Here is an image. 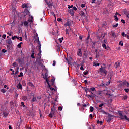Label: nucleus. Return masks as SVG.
<instances>
[{"label": "nucleus", "instance_id": "obj_1", "mask_svg": "<svg viewBox=\"0 0 129 129\" xmlns=\"http://www.w3.org/2000/svg\"><path fill=\"white\" fill-rule=\"evenodd\" d=\"M43 78L45 79L46 82H47V84L48 85L49 88L51 90H55V89L53 88H52V86L50 85V83L49 80H48V72H46L45 74V76L43 77Z\"/></svg>", "mask_w": 129, "mask_h": 129}, {"label": "nucleus", "instance_id": "obj_2", "mask_svg": "<svg viewBox=\"0 0 129 129\" xmlns=\"http://www.w3.org/2000/svg\"><path fill=\"white\" fill-rule=\"evenodd\" d=\"M56 111H57V110H56V109L55 108V106H54L53 107L51 108V111L50 114H49V117H53V115L55 114Z\"/></svg>", "mask_w": 129, "mask_h": 129}, {"label": "nucleus", "instance_id": "obj_3", "mask_svg": "<svg viewBox=\"0 0 129 129\" xmlns=\"http://www.w3.org/2000/svg\"><path fill=\"white\" fill-rule=\"evenodd\" d=\"M28 4H23L22 6V8L24 9V8H25L26 10H25V12H26V14H29L30 16V11H28V8L29 7V6H28Z\"/></svg>", "mask_w": 129, "mask_h": 129}, {"label": "nucleus", "instance_id": "obj_4", "mask_svg": "<svg viewBox=\"0 0 129 129\" xmlns=\"http://www.w3.org/2000/svg\"><path fill=\"white\" fill-rule=\"evenodd\" d=\"M99 70L101 73H104V74H105V75L107 74V71L105 70V68H103L102 67L100 68Z\"/></svg>", "mask_w": 129, "mask_h": 129}, {"label": "nucleus", "instance_id": "obj_5", "mask_svg": "<svg viewBox=\"0 0 129 129\" xmlns=\"http://www.w3.org/2000/svg\"><path fill=\"white\" fill-rule=\"evenodd\" d=\"M99 52H101V50H100L98 51V49H95V53H96V58H99V56L100 55V53H99Z\"/></svg>", "mask_w": 129, "mask_h": 129}, {"label": "nucleus", "instance_id": "obj_6", "mask_svg": "<svg viewBox=\"0 0 129 129\" xmlns=\"http://www.w3.org/2000/svg\"><path fill=\"white\" fill-rule=\"evenodd\" d=\"M121 119H124L126 120H128L129 121V118L127 117V116L126 115H122V116L120 117Z\"/></svg>", "mask_w": 129, "mask_h": 129}, {"label": "nucleus", "instance_id": "obj_7", "mask_svg": "<svg viewBox=\"0 0 129 129\" xmlns=\"http://www.w3.org/2000/svg\"><path fill=\"white\" fill-rule=\"evenodd\" d=\"M45 2H46L49 8L51 7H53V3H51L50 2H48V0H45Z\"/></svg>", "mask_w": 129, "mask_h": 129}, {"label": "nucleus", "instance_id": "obj_8", "mask_svg": "<svg viewBox=\"0 0 129 129\" xmlns=\"http://www.w3.org/2000/svg\"><path fill=\"white\" fill-rule=\"evenodd\" d=\"M69 13H70L71 16H74V11L73 9H70L68 10Z\"/></svg>", "mask_w": 129, "mask_h": 129}, {"label": "nucleus", "instance_id": "obj_9", "mask_svg": "<svg viewBox=\"0 0 129 129\" xmlns=\"http://www.w3.org/2000/svg\"><path fill=\"white\" fill-rule=\"evenodd\" d=\"M77 55L79 57H81V56L82 55V53L81 52V49H78V52H77Z\"/></svg>", "mask_w": 129, "mask_h": 129}, {"label": "nucleus", "instance_id": "obj_10", "mask_svg": "<svg viewBox=\"0 0 129 129\" xmlns=\"http://www.w3.org/2000/svg\"><path fill=\"white\" fill-rule=\"evenodd\" d=\"M33 19H34V18L32 16H31V17H30L28 20V21L29 22V23H32L33 22Z\"/></svg>", "mask_w": 129, "mask_h": 129}, {"label": "nucleus", "instance_id": "obj_11", "mask_svg": "<svg viewBox=\"0 0 129 129\" xmlns=\"http://www.w3.org/2000/svg\"><path fill=\"white\" fill-rule=\"evenodd\" d=\"M17 87L19 89H22V88H23V87L22 86V84H21V83H20L18 84V85L17 86Z\"/></svg>", "mask_w": 129, "mask_h": 129}, {"label": "nucleus", "instance_id": "obj_12", "mask_svg": "<svg viewBox=\"0 0 129 129\" xmlns=\"http://www.w3.org/2000/svg\"><path fill=\"white\" fill-rule=\"evenodd\" d=\"M12 42V39H8L7 40V44H9V45H11Z\"/></svg>", "mask_w": 129, "mask_h": 129}, {"label": "nucleus", "instance_id": "obj_13", "mask_svg": "<svg viewBox=\"0 0 129 129\" xmlns=\"http://www.w3.org/2000/svg\"><path fill=\"white\" fill-rule=\"evenodd\" d=\"M34 39H36V41H39V35H38V34L36 33L35 36H34Z\"/></svg>", "mask_w": 129, "mask_h": 129}, {"label": "nucleus", "instance_id": "obj_14", "mask_svg": "<svg viewBox=\"0 0 129 129\" xmlns=\"http://www.w3.org/2000/svg\"><path fill=\"white\" fill-rule=\"evenodd\" d=\"M115 66H116V68H118V67H120V63L118 62H116Z\"/></svg>", "mask_w": 129, "mask_h": 129}, {"label": "nucleus", "instance_id": "obj_15", "mask_svg": "<svg viewBox=\"0 0 129 129\" xmlns=\"http://www.w3.org/2000/svg\"><path fill=\"white\" fill-rule=\"evenodd\" d=\"M91 90H92V91H96V90L95 89V88H94V87L90 88V90H89V92H91Z\"/></svg>", "mask_w": 129, "mask_h": 129}, {"label": "nucleus", "instance_id": "obj_16", "mask_svg": "<svg viewBox=\"0 0 129 129\" xmlns=\"http://www.w3.org/2000/svg\"><path fill=\"white\" fill-rule=\"evenodd\" d=\"M64 26H65V27L68 26V27H70V26H71L70 22H69V21H68V22L64 24Z\"/></svg>", "mask_w": 129, "mask_h": 129}, {"label": "nucleus", "instance_id": "obj_17", "mask_svg": "<svg viewBox=\"0 0 129 129\" xmlns=\"http://www.w3.org/2000/svg\"><path fill=\"white\" fill-rule=\"evenodd\" d=\"M107 121H108V122H110V121H111V115H109V116H108Z\"/></svg>", "mask_w": 129, "mask_h": 129}, {"label": "nucleus", "instance_id": "obj_18", "mask_svg": "<svg viewBox=\"0 0 129 129\" xmlns=\"http://www.w3.org/2000/svg\"><path fill=\"white\" fill-rule=\"evenodd\" d=\"M97 95H100V96H102V92L101 91H98L97 93Z\"/></svg>", "mask_w": 129, "mask_h": 129}, {"label": "nucleus", "instance_id": "obj_19", "mask_svg": "<svg viewBox=\"0 0 129 129\" xmlns=\"http://www.w3.org/2000/svg\"><path fill=\"white\" fill-rule=\"evenodd\" d=\"M124 13L125 14V15L126 16H127V18H129V12H127V11H124Z\"/></svg>", "mask_w": 129, "mask_h": 129}, {"label": "nucleus", "instance_id": "obj_20", "mask_svg": "<svg viewBox=\"0 0 129 129\" xmlns=\"http://www.w3.org/2000/svg\"><path fill=\"white\" fill-rule=\"evenodd\" d=\"M24 26H25L26 27H28V26L29 25V23L27 21H25L24 22Z\"/></svg>", "mask_w": 129, "mask_h": 129}, {"label": "nucleus", "instance_id": "obj_21", "mask_svg": "<svg viewBox=\"0 0 129 129\" xmlns=\"http://www.w3.org/2000/svg\"><path fill=\"white\" fill-rule=\"evenodd\" d=\"M90 110L91 112H93V110H94V108H93V107H90Z\"/></svg>", "mask_w": 129, "mask_h": 129}, {"label": "nucleus", "instance_id": "obj_22", "mask_svg": "<svg viewBox=\"0 0 129 129\" xmlns=\"http://www.w3.org/2000/svg\"><path fill=\"white\" fill-rule=\"evenodd\" d=\"M97 123L98 124L102 125V123H103V122H102V121L98 120V121H97Z\"/></svg>", "mask_w": 129, "mask_h": 129}, {"label": "nucleus", "instance_id": "obj_23", "mask_svg": "<svg viewBox=\"0 0 129 129\" xmlns=\"http://www.w3.org/2000/svg\"><path fill=\"white\" fill-rule=\"evenodd\" d=\"M17 40H19V41H20V42H22V41H23V38H22V37H18Z\"/></svg>", "mask_w": 129, "mask_h": 129}, {"label": "nucleus", "instance_id": "obj_24", "mask_svg": "<svg viewBox=\"0 0 129 129\" xmlns=\"http://www.w3.org/2000/svg\"><path fill=\"white\" fill-rule=\"evenodd\" d=\"M27 98H28V97H27L26 96H23L22 97V99H23V100H24V101H25L26 99H27Z\"/></svg>", "mask_w": 129, "mask_h": 129}, {"label": "nucleus", "instance_id": "obj_25", "mask_svg": "<svg viewBox=\"0 0 129 129\" xmlns=\"http://www.w3.org/2000/svg\"><path fill=\"white\" fill-rule=\"evenodd\" d=\"M22 44H23V42H20V43H19V44H18V45H17L18 47L19 48H21Z\"/></svg>", "mask_w": 129, "mask_h": 129}, {"label": "nucleus", "instance_id": "obj_26", "mask_svg": "<svg viewBox=\"0 0 129 129\" xmlns=\"http://www.w3.org/2000/svg\"><path fill=\"white\" fill-rule=\"evenodd\" d=\"M36 101H37V98L33 97V99H32V102H35Z\"/></svg>", "mask_w": 129, "mask_h": 129}, {"label": "nucleus", "instance_id": "obj_27", "mask_svg": "<svg viewBox=\"0 0 129 129\" xmlns=\"http://www.w3.org/2000/svg\"><path fill=\"white\" fill-rule=\"evenodd\" d=\"M81 16H83V17H85V13H84L83 11H81Z\"/></svg>", "mask_w": 129, "mask_h": 129}, {"label": "nucleus", "instance_id": "obj_28", "mask_svg": "<svg viewBox=\"0 0 129 129\" xmlns=\"http://www.w3.org/2000/svg\"><path fill=\"white\" fill-rule=\"evenodd\" d=\"M117 27H118V23H116L115 25H112L113 28H117Z\"/></svg>", "mask_w": 129, "mask_h": 129}, {"label": "nucleus", "instance_id": "obj_29", "mask_svg": "<svg viewBox=\"0 0 129 129\" xmlns=\"http://www.w3.org/2000/svg\"><path fill=\"white\" fill-rule=\"evenodd\" d=\"M126 82V81H124V82H122V83H121L120 86H124V85H125Z\"/></svg>", "mask_w": 129, "mask_h": 129}, {"label": "nucleus", "instance_id": "obj_30", "mask_svg": "<svg viewBox=\"0 0 129 129\" xmlns=\"http://www.w3.org/2000/svg\"><path fill=\"white\" fill-rule=\"evenodd\" d=\"M102 47L103 48H104V49H107V47H106V44L103 43L102 44Z\"/></svg>", "mask_w": 129, "mask_h": 129}, {"label": "nucleus", "instance_id": "obj_31", "mask_svg": "<svg viewBox=\"0 0 129 129\" xmlns=\"http://www.w3.org/2000/svg\"><path fill=\"white\" fill-rule=\"evenodd\" d=\"M112 37H114L115 36V33L113 31L111 32Z\"/></svg>", "mask_w": 129, "mask_h": 129}, {"label": "nucleus", "instance_id": "obj_32", "mask_svg": "<svg viewBox=\"0 0 129 129\" xmlns=\"http://www.w3.org/2000/svg\"><path fill=\"white\" fill-rule=\"evenodd\" d=\"M101 112H102V113H103V114H106V115L107 114V112L104 111V110H101Z\"/></svg>", "mask_w": 129, "mask_h": 129}, {"label": "nucleus", "instance_id": "obj_33", "mask_svg": "<svg viewBox=\"0 0 129 129\" xmlns=\"http://www.w3.org/2000/svg\"><path fill=\"white\" fill-rule=\"evenodd\" d=\"M34 55H35V53H34V51H33L32 54H31V57L33 59H35V56H34Z\"/></svg>", "mask_w": 129, "mask_h": 129}, {"label": "nucleus", "instance_id": "obj_34", "mask_svg": "<svg viewBox=\"0 0 129 129\" xmlns=\"http://www.w3.org/2000/svg\"><path fill=\"white\" fill-rule=\"evenodd\" d=\"M118 113H119V116L121 117V116H122V115H123V114H122V112H121V111H119L118 112Z\"/></svg>", "mask_w": 129, "mask_h": 129}, {"label": "nucleus", "instance_id": "obj_35", "mask_svg": "<svg viewBox=\"0 0 129 129\" xmlns=\"http://www.w3.org/2000/svg\"><path fill=\"white\" fill-rule=\"evenodd\" d=\"M114 18H115V21H116V22H117L118 21V18H117V16L116 15H115Z\"/></svg>", "mask_w": 129, "mask_h": 129}, {"label": "nucleus", "instance_id": "obj_36", "mask_svg": "<svg viewBox=\"0 0 129 129\" xmlns=\"http://www.w3.org/2000/svg\"><path fill=\"white\" fill-rule=\"evenodd\" d=\"M24 76V75L23 74V72H21L20 75H18V77H22Z\"/></svg>", "mask_w": 129, "mask_h": 129}, {"label": "nucleus", "instance_id": "obj_37", "mask_svg": "<svg viewBox=\"0 0 129 129\" xmlns=\"http://www.w3.org/2000/svg\"><path fill=\"white\" fill-rule=\"evenodd\" d=\"M93 64H94V66H96V67L99 66V65H100L99 63H96V62H94Z\"/></svg>", "mask_w": 129, "mask_h": 129}, {"label": "nucleus", "instance_id": "obj_38", "mask_svg": "<svg viewBox=\"0 0 129 129\" xmlns=\"http://www.w3.org/2000/svg\"><path fill=\"white\" fill-rule=\"evenodd\" d=\"M102 106H104V103H102L99 105V107H102Z\"/></svg>", "mask_w": 129, "mask_h": 129}, {"label": "nucleus", "instance_id": "obj_39", "mask_svg": "<svg viewBox=\"0 0 129 129\" xmlns=\"http://www.w3.org/2000/svg\"><path fill=\"white\" fill-rule=\"evenodd\" d=\"M36 42H38L39 47L40 49H41V43H40V41H39V40H38V41H36Z\"/></svg>", "mask_w": 129, "mask_h": 129}, {"label": "nucleus", "instance_id": "obj_40", "mask_svg": "<svg viewBox=\"0 0 129 129\" xmlns=\"http://www.w3.org/2000/svg\"><path fill=\"white\" fill-rule=\"evenodd\" d=\"M119 45H120V46H123V42L122 41H120L119 43Z\"/></svg>", "mask_w": 129, "mask_h": 129}, {"label": "nucleus", "instance_id": "obj_41", "mask_svg": "<svg viewBox=\"0 0 129 129\" xmlns=\"http://www.w3.org/2000/svg\"><path fill=\"white\" fill-rule=\"evenodd\" d=\"M6 90L5 89H2V90H1V92H2V93H6Z\"/></svg>", "mask_w": 129, "mask_h": 129}, {"label": "nucleus", "instance_id": "obj_42", "mask_svg": "<svg viewBox=\"0 0 129 129\" xmlns=\"http://www.w3.org/2000/svg\"><path fill=\"white\" fill-rule=\"evenodd\" d=\"M121 35L123 37H126V34H125V33L124 32H122Z\"/></svg>", "mask_w": 129, "mask_h": 129}, {"label": "nucleus", "instance_id": "obj_43", "mask_svg": "<svg viewBox=\"0 0 129 129\" xmlns=\"http://www.w3.org/2000/svg\"><path fill=\"white\" fill-rule=\"evenodd\" d=\"M17 36H12V40H15V39H17Z\"/></svg>", "mask_w": 129, "mask_h": 129}, {"label": "nucleus", "instance_id": "obj_44", "mask_svg": "<svg viewBox=\"0 0 129 129\" xmlns=\"http://www.w3.org/2000/svg\"><path fill=\"white\" fill-rule=\"evenodd\" d=\"M88 74V71H86V72L83 73V74L84 75H87Z\"/></svg>", "mask_w": 129, "mask_h": 129}, {"label": "nucleus", "instance_id": "obj_45", "mask_svg": "<svg viewBox=\"0 0 129 129\" xmlns=\"http://www.w3.org/2000/svg\"><path fill=\"white\" fill-rule=\"evenodd\" d=\"M72 10H73V11H77V8H76V7L74 6Z\"/></svg>", "mask_w": 129, "mask_h": 129}, {"label": "nucleus", "instance_id": "obj_46", "mask_svg": "<svg viewBox=\"0 0 129 129\" xmlns=\"http://www.w3.org/2000/svg\"><path fill=\"white\" fill-rule=\"evenodd\" d=\"M124 91L126 92V93H128L129 92V89H125Z\"/></svg>", "mask_w": 129, "mask_h": 129}, {"label": "nucleus", "instance_id": "obj_47", "mask_svg": "<svg viewBox=\"0 0 129 129\" xmlns=\"http://www.w3.org/2000/svg\"><path fill=\"white\" fill-rule=\"evenodd\" d=\"M8 113H4V116L5 117H7V116H8Z\"/></svg>", "mask_w": 129, "mask_h": 129}, {"label": "nucleus", "instance_id": "obj_48", "mask_svg": "<svg viewBox=\"0 0 129 129\" xmlns=\"http://www.w3.org/2000/svg\"><path fill=\"white\" fill-rule=\"evenodd\" d=\"M125 85H126V86H127V87H129V83H128V82L126 81Z\"/></svg>", "mask_w": 129, "mask_h": 129}, {"label": "nucleus", "instance_id": "obj_49", "mask_svg": "<svg viewBox=\"0 0 129 129\" xmlns=\"http://www.w3.org/2000/svg\"><path fill=\"white\" fill-rule=\"evenodd\" d=\"M62 107H58V110H59L60 111H62Z\"/></svg>", "mask_w": 129, "mask_h": 129}, {"label": "nucleus", "instance_id": "obj_50", "mask_svg": "<svg viewBox=\"0 0 129 129\" xmlns=\"http://www.w3.org/2000/svg\"><path fill=\"white\" fill-rule=\"evenodd\" d=\"M72 8H73V5H72L71 6L68 5V9H71Z\"/></svg>", "mask_w": 129, "mask_h": 129}, {"label": "nucleus", "instance_id": "obj_51", "mask_svg": "<svg viewBox=\"0 0 129 129\" xmlns=\"http://www.w3.org/2000/svg\"><path fill=\"white\" fill-rule=\"evenodd\" d=\"M101 35H102V38H104L105 37V33H102Z\"/></svg>", "mask_w": 129, "mask_h": 129}, {"label": "nucleus", "instance_id": "obj_52", "mask_svg": "<svg viewBox=\"0 0 129 129\" xmlns=\"http://www.w3.org/2000/svg\"><path fill=\"white\" fill-rule=\"evenodd\" d=\"M115 16H121V15L119 14L118 12H116L115 15Z\"/></svg>", "mask_w": 129, "mask_h": 129}, {"label": "nucleus", "instance_id": "obj_53", "mask_svg": "<svg viewBox=\"0 0 129 129\" xmlns=\"http://www.w3.org/2000/svg\"><path fill=\"white\" fill-rule=\"evenodd\" d=\"M53 66H56V61L54 60L52 64Z\"/></svg>", "mask_w": 129, "mask_h": 129}, {"label": "nucleus", "instance_id": "obj_54", "mask_svg": "<svg viewBox=\"0 0 129 129\" xmlns=\"http://www.w3.org/2000/svg\"><path fill=\"white\" fill-rule=\"evenodd\" d=\"M21 105H22L23 107H25V103L23 102H21Z\"/></svg>", "mask_w": 129, "mask_h": 129}, {"label": "nucleus", "instance_id": "obj_55", "mask_svg": "<svg viewBox=\"0 0 129 129\" xmlns=\"http://www.w3.org/2000/svg\"><path fill=\"white\" fill-rule=\"evenodd\" d=\"M97 109L99 111H100V112H101V110H103L102 109V107H101V108H98Z\"/></svg>", "mask_w": 129, "mask_h": 129}, {"label": "nucleus", "instance_id": "obj_56", "mask_svg": "<svg viewBox=\"0 0 129 129\" xmlns=\"http://www.w3.org/2000/svg\"><path fill=\"white\" fill-rule=\"evenodd\" d=\"M13 66H14V67H16V66H17V63L16 62H14L13 63Z\"/></svg>", "mask_w": 129, "mask_h": 129}, {"label": "nucleus", "instance_id": "obj_57", "mask_svg": "<svg viewBox=\"0 0 129 129\" xmlns=\"http://www.w3.org/2000/svg\"><path fill=\"white\" fill-rule=\"evenodd\" d=\"M81 7L82 8H85V4H82V5H81Z\"/></svg>", "mask_w": 129, "mask_h": 129}, {"label": "nucleus", "instance_id": "obj_58", "mask_svg": "<svg viewBox=\"0 0 129 129\" xmlns=\"http://www.w3.org/2000/svg\"><path fill=\"white\" fill-rule=\"evenodd\" d=\"M2 52L3 53H6L7 52V50L5 49H2Z\"/></svg>", "mask_w": 129, "mask_h": 129}, {"label": "nucleus", "instance_id": "obj_59", "mask_svg": "<svg viewBox=\"0 0 129 129\" xmlns=\"http://www.w3.org/2000/svg\"><path fill=\"white\" fill-rule=\"evenodd\" d=\"M66 34L67 35H68V34H69V32H68V29H67L66 30Z\"/></svg>", "mask_w": 129, "mask_h": 129}, {"label": "nucleus", "instance_id": "obj_60", "mask_svg": "<svg viewBox=\"0 0 129 129\" xmlns=\"http://www.w3.org/2000/svg\"><path fill=\"white\" fill-rule=\"evenodd\" d=\"M57 21L58 22H61V21H62V18H57Z\"/></svg>", "mask_w": 129, "mask_h": 129}, {"label": "nucleus", "instance_id": "obj_61", "mask_svg": "<svg viewBox=\"0 0 129 129\" xmlns=\"http://www.w3.org/2000/svg\"><path fill=\"white\" fill-rule=\"evenodd\" d=\"M37 99H38V100H40V99H41V96H38L36 97Z\"/></svg>", "mask_w": 129, "mask_h": 129}, {"label": "nucleus", "instance_id": "obj_62", "mask_svg": "<svg viewBox=\"0 0 129 129\" xmlns=\"http://www.w3.org/2000/svg\"><path fill=\"white\" fill-rule=\"evenodd\" d=\"M82 38H83L82 36H80L79 37V39L80 40H81V41H82Z\"/></svg>", "mask_w": 129, "mask_h": 129}, {"label": "nucleus", "instance_id": "obj_63", "mask_svg": "<svg viewBox=\"0 0 129 129\" xmlns=\"http://www.w3.org/2000/svg\"><path fill=\"white\" fill-rule=\"evenodd\" d=\"M10 105H14V102H13V101H11V102H10Z\"/></svg>", "mask_w": 129, "mask_h": 129}, {"label": "nucleus", "instance_id": "obj_64", "mask_svg": "<svg viewBox=\"0 0 129 129\" xmlns=\"http://www.w3.org/2000/svg\"><path fill=\"white\" fill-rule=\"evenodd\" d=\"M123 98L124 100L127 99V96H124Z\"/></svg>", "mask_w": 129, "mask_h": 129}]
</instances>
